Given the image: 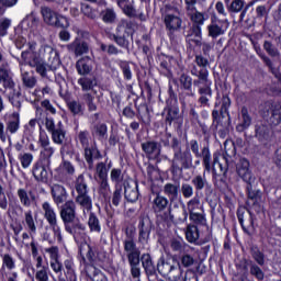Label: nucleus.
<instances>
[{
    "label": "nucleus",
    "instance_id": "nucleus-23",
    "mask_svg": "<svg viewBox=\"0 0 281 281\" xmlns=\"http://www.w3.org/2000/svg\"><path fill=\"white\" fill-rule=\"evenodd\" d=\"M0 85L3 89H14L16 88V82H14V72L10 68V64H0Z\"/></svg>",
    "mask_w": 281,
    "mask_h": 281
},
{
    "label": "nucleus",
    "instance_id": "nucleus-33",
    "mask_svg": "<svg viewBox=\"0 0 281 281\" xmlns=\"http://www.w3.org/2000/svg\"><path fill=\"white\" fill-rule=\"evenodd\" d=\"M18 198L20 199V203L23 207H32V203H36L38 195L32 190L27 192L25 189H19Z\"/></svg>",
    "mask_w": 281,
    "mask_h": 281
},
{
    "label": "nucleus",
    "instance_id": "nucleus-11",
    "mask_svg": "<svg viewBox=\"0 0 281 281\" xmlns=\"http://www.w3.org/2000/svg\"><path fill=\"white\" fill-rule=\"evenodd\" d=\"M138 243L139 245H148L150 240V234L155 229V223L148 215H140L138 218Z\"/></svg>",
    "mask_w": 281,
    "mask_h": 281
},
{
    "label": "nucleus",
    "instance_id": "nucleus-48",
    "mask_svg": "<svg viewBox=\"0 0 281 281\" xmlns=\"http://www.w3.org/2000/svg\"><path fill=\"white\" fill-rule=\"evenodd\" d=\"M186 238L188 243H195L199 245V243H201V234L199 233V227L194 224H190L187 227Z\"/></svg>",
    "mask_w": 281,
    "mask_h": 281
},
{
    "label": "nucleus",
    "instance_id": "nucleus-47",
    "mask_svg": "<svg viewBox=\"0 0 281 281\" xmlns=\"http://www.w3.org/2000/svg\"><path fill=\"white\" fill-rule=\"evenodd\" d=\"M82 91H93L94 87H98V78L95 76L81 77L78 79Z\"/></svg>",
    "mask_w": 281,
    "mask_h": 281
},
{
    "label": "nucleus",
    "instance_id": "nucleus-39",
    "mask_svg": "<svg viewBox=\"0 0 281 281\" xmlns=\"http://www.w3.org/2000/svg\"><path fill=\"white\" fill-rule=\"evenodd\" d=\"M165 111H167L165 116V125L167 128L168 126H172V124H177V122H179V106L168 105Z\"/></svg>",
    "mask_w": 281,
    "mask_h": 281
},
{
    "label": "nucleus",
    "instance_id": "nucleus-59",
    "mask_svg": "<svg viewBox=\"0 0 281 281\" xmlns=\"http://www.w3.org/2000/svg\"><path fill=\"white\" fill-rule=\"evenodd\" d=\"M269 122L272 126H278L281 124V104L277 103L274 104L272 109V114L269 117Z\"/></svg>",
    "mask_w": 281,
    "mask_h": 281
},
{
    "label": "nucleus",
    "instance_id": "nucleus-20",
    "mask_svg": "<svg viewBox=\"0 0 281 281\" xmlns=\"http://www.w3.org/2000/svg\"><path fill=\"white\" fill-rule=\"evenodd\" d=\"M194 63L201 69H199L196 66H193L191 68V76H195V78H200V80L207 82V78L210 76L207 66L210 65V60H207V58L203 57V55H195Z\"/></svg>",
    "mask_w": 281,
    "mask_h": 281
},
{
    "label": "nucleus",
    "instance_id": "nucleus-2",
    "mask_svg": "<svg viewBox=\"0 0 281 281\" xmlns=\"http://www.w3.org/2000/svg\"><path fill=\"white\" fill-rule=\"evenodd\" d=\"M26 47L27 48L21 53V56L38 58V60L50 64L52 71H56L58 67H60V55H58V50L50 45L43 44L38 50H36L38 43L30 41L27 42Z\"/></svg>",
    "mask_w": 281,
    "mask_h": 281
},
{
    "label": "nucleus",
    "instance_id": "nucleus-50",
    "mask_svg": "<svg viewBox=\"0 0 281 281\" xmlns=\"http://www.w3.org/2000/svg\"><path fill=\"white\" fill-rule=\"evenodd\" d=\"M41 14L43 16L44 22H46L47 25H54V23H56V16H58V13L52 10V8L41 7Z\"/></svg>",
    "mask_w": 281,
    "mask_h": 281
},
{
    "label": "nucleus",
    "instance_id": "nucleus-24",
    "mask_svg": "<svg viewBox=\"0 0 281 281\" xmlns=\"http://www.w3.org/2000/svg\"><path fill=\"white\" fill-rule=\"evenodd\" d=\"M237 218L241 225L243 232L247 234V236H251V234L256 232V226H254V214H251V212H249L248 215H245L244 210H237Z\"/></svg>",
    "mask_w": 281,
    "mask_h": 281
},
{
    "label": "nucleus",
    "instance_id": "nucleus-30",
    "mask_svg": "<svg viewBox=\"0 0 281 281\" xmlns=\"http://www.w3.org/2000/svg\"><path fill=\"white\" fill-rule=\"evenodd\" d=\"M124 199L128 203H137L139 199V186L137 182H125L124 183Z\"/></svg>",
    "mask_w": 281,
    "mask_h": 281
},
{
    "label": "nucleus",
    "instance_id": "nucleus-12",
    "mask_svg": "<svg viewBox=\"0 0 281 281\" xmlns=\"http://www.w3.org/2000/svg\"><path fill=\"white\" fill-rule=\"evenodd\" d=\"M59 215L65 229L80 221L76 214V202H74V200H68L60 206Z\"/></svg>",
    "mask_w": 281,
    "mask_h": 281
},
{
    "label": "nucleus",
    "instance_id": "nucleus-42",
    "mask_svg": "<svg viewBox=\"0 0 281 281\" xmlns=\"http://www.w3.org/2000/svg\"><path fill=\"white\" fill-rule=\"evenodd\" d=\"M179 82H180V89H183V91H187L186 95H188L189 98H194L195 93L192 90V77L183 72L179 77Z\"/></svg>",
    "mask_w": 281,
    "mask_h": 281
},
{
    "label": "nucleus",
    "instance_id": "nucleus-38",
    "mask_svg": "<svg viewBox=\"0 0 281 281\" xmlns=\"http://www.w3.org/2000/svg\"><path fill=\"white\" fill-rule=\"evenodd\" d=\"M119 8L122 10L125 16L128 19H137V9H135V2L131 0H119Z\"/></svg>",
    "mask_w": 281,
    "mask_h": 281
},
{
    "label": "nucleus",
    "instance_id": "nucleus-40",
    "mask_svg": "<svg viewBox=\"0 0 281 281\" xmlns=\"http://www.w3.org/2000/svg\"><path fill=\"white\" fill-rule=\"evenodd\" d=\"M240 115H241V121L240 123L236 126L237 133H245L249 126H251V115H249V110L247 106H243L240 110Z\"/></svg>",
    "mask_w": 281,
    "mask_h": 281
},
{
    "label": "nucleus",
    "instance_id": "nucleus-49",
    "mask_svg": "<svg viewBox=\"0 0 281 281\" xmlns=\"http://www.w3.org/2000/svg\"><path fill=\"white\" fill-rule=\"evenodd\" d=\"M88 217V227L89 231L93 234H100L102 232V225L100 224V218L98 215L91 211H89Z\"/></svg>",
    "mask_w": 281,
    "mask_h": 281
},
{
    "label": "nucleus",
    "instance_id": "nucleus-16",
    "mask_svg": "<svg viewBox=\"0 0 281 281\" xmlns=\"http://www.w3.org/2000/svg\"><path fill=\"white\" fill-rule=\"evenodd\" d=\"M273 136V130L271 125L267 123V121H259L255 124V137L263 146H267L269 142H271V137Z\"/></svg>",
    "mask_w": 281,
    "mask_h": 281
},
{
    "label": "nucleus",
    "instance_id": "nucleus-35",
    "mask_svg": "<svg viewBox=\"0 0 281 281\" xmlns=\"http://www.w3.org/2000/svg\"><path fill=\"white\" fill-rule=\"evenodd\" d=\"M20 74L23 89H34V87H36V85L38 83L36 76L25 70L23 66H20Z\"/></svg>",
    "mask_w": 281,
    "mask_h": 281
},
{
    "label": "nucleus",
    "instance_id": "nucleus-37",
    "mask_svg": "<svg viewBox=\"0 0 281 281\" xmlns=\"http://www.w3.org/2000/svg\"><path fill=\"white\" fill-rule=\"evenodd\" d=\"M125 234L127 236L126 239L123 241L124 251L126 255L128 254H135L136 251H139L137 248V243H135V231L131 229L128 232V228H126Z\"/></svg>",
    "mask_w": 281,
    "mask_h": 281
},
{
    "label": "nucleus",
    "instance_id": "nucleus-63",
    "mask_svg": "<svg viewBox=\"0 0 281 281\" xmlns=\"http://www.w3.org/2000/svg\"><path fill=\"white\" fill-rule=\"evenodd\" d=\"M2 258V269H8L9 271H12V269L16 268V261L14 260V257L10 254H3L1 255Z\"/></svg>",
    "mask_w": 281,
    "mask_h": 281
},
{
    "label": "nucleus",
    "instance_id": "nucleus-5",
    "mask_svg": "<svg viewBox=\"0 0 281 281\" xmlns=\"http://www.w3.org/2000/svg\"><path fill=\"white\" fill-rule=\"evenodd\" d=\"M44 125L46 131L50 133L54 144L61 146L60 154L67 155V157L70 158L74 157V155H76V148H74V145L70 142H65V139H67V131L65 130L63 122L59 121L56 124L53 117L46 116Z\"/></svg>",
    "mask_w": 281,
    "mask_h": 281
},
{
    "label": "nucleus",
    "instance_id": "nucleus-3",
    "mask_svg": "<svg viewBox=\"0 0 281 281\" xmlns=\"http://www.w3.org/2000/svg\"><path fill=\"white\" fill-rule=\"evenodd\" d=\"M137 30V22L131 19H122L116 25L115 32L110 33L108 37L120 47L131 54V45H133V36Z\"/></svg>",
    "mask_w": 281,
    "mask_h": 281
},
{
    "label": "nucleus",
    "instance_id": "nucleus-19",
    "mask_svg": "<svg viewBox=\"0 0 281 281\" xmlns=\"http://www.w3.org/2000/svg\"><path fill=\"white\" fill-rule=\"evenodd\" d=\"M145 157L149 161H159L161 157V144L157 140H145L140 144Z\"/></svg>",
    "mask_w": 281,
    "mask_h": 281
},
{
    "label": "nucleus",
    "instance_id": "nucleus-4",
    "mask_svg": "<svg viewBox=\"0 0 281 281\" xmlns=\"http://www.w3.org/2000/svg\"><path fill=\"white\" fill-rule=\"evenodd\" d=\"M171 149L173 150V157L170 160L172 175H181L183 170L194 168L192 151H190L189 147L183 150L181 140L177 136L171 138Z\"/></svg>",
    "mask_w": 281,
    "mask_h": 281
},
{
    "label": "nucleus",
    "instance_id": "nucleus-54",
    "mask_svg": "<svg viewBox=\"0 0 281 281\" xmlns=\"http://www.w3.org/2000/svg\"><path fill=\"white\" fill-rule=\"evenodd\" d=\"M191 183L196 192H201L207 186V178H205V173L203 176L198 175L192 178Z\"/></svg>",
    "mask_w": 281,
    "mask_h": 281
},
{
    "label": "nucleus",
    "instance_id": "nucleus-41",
    "mask_svg": "<svg viewBox=\"0 0 281 281\" xmlns=\"http://www.w3.org/2000/svg\"><path fill=\"white\" fill-rule=\"evenodd\" d=\"M76 69L79 76H89L90 71H93L91 65V57H82L76 63Z\"/></svg>",
    "mask_w": 281,
    "mask_h": 281
},
{
    "label": "nucleus",
    "instance_id": "nucleus-64",
    "mask_svg": "<svg viewBox=\"0 0 281 281\" xmlns=\"http://www.w3.org/2000/svg\"><path fill=\"white\" fill-rule=\"evenodd\" d=\"M81 12L91 21H95V19H98V10L91 8L88 3H81Z\"/></svg>",
    "mask_w": 281,
    "mask_h": 281
},
{
    "label": "nucleus",
    "instance_id": "nucleus-58",
    "mask_svg": "<svg viewBox=\"0 0 281 281\" xmlns=\"http://www.w3.org/2000/svg\"><path fill=\"white\" fill-rule=\"evenodd\" d=\"M100 49L101 52H104L108 56H119V54H124V52L122 50V48H119L117 46H115V44H101L100 45Z\"/></svg>",
    "mask_w": 281,
    "mask_h": 281
},
{
    "label": "nucleus",
    "instance_id": "nucleus-61",
    "mask_svg": "<svg viewBox=\"0 0 281 281\" xmlns=\"http://www.w3.org/2000/svg\"><path fill=\"white\" fill-rule=\"evenodd\" d=\"M92 133L98 136V139H106L109 137V127L104 123H99L94 125Z\"/></svg>",
    "mask_w": 281,
    "mask_h": 281
},
{
    "label": "nucleus",
    "instance_id": "nucleus-45",
    "mask_svg": "<svg viewBox=\"0 0 281 281\" xmlns=\"http://www.w3.org/2000/svg\"><path fill=\"white\" fill-rule=\"evenodd\" d=\"M11 93H9L8 100L10 104H12L13 109L16 110L15 113H19L21 111V106L23 104V97L21 93V90H16V88L11 89Z\"/></svg>",
    "mask_w": 281,
    "mask_h": 281
},
{
    "label": "nucleus",
    "instance_id": "nucleus-62",
    "mask_svg": "<svg viewBox=\"0 0 281 281\" xmlns=\"http://www.w3.org/2000/svg\"><path fill=\"white\" fill-rule=\"evenodd\" d=\"M263 49L268 54V56H271V58H278L280 56V50L271 41L266 40L263 42Z\"/></svg>",
    "mask_w": 281,
    "mask_h": 281
},
{
    "label": "nucleus",
    "instance_id": "nucleus-17",
    "mask_svg": "<svg viewBox=\"0 0 281 281\" xmlns=\"http://www.w3.org/2000/svg\"><path fill=\"white\" fill-rule=\"evenodd\" d=\"M164 194L169 200V203L173 204V210H179V199H181V183L179 181L167 182L162 188Z\"/></svg>",
    "mask_w": 281,
    "mask_h": 281
},
{
    "label": "nucleus",
    "instance_id": "nucleus-53",
    "mask_svg": "<svg viewBox=\"0 0 281 281\" xmlns=\"http://www.w3.org/2000/svg\"><path fill=\"white\" fill-rule=\"evenodd\" d=\"M66 104L72 115H85V106L79 101L70 100Z\"/></svg>",
    "mask_w": 281,
    "mask_h": 281
},
{
    "label": "nucleus",
    "instance_id": "nucleus-25",
    "mask_svg": "<svg viewBox=\"0 0 281 281\" xmlns=\"http://www.w3.org/2000/svg\"><path fill=\"white\" fill-rule=\"evenodd\" d=\"M50 195L55 205H63L69 199V193H67L65 186L58 183L50 184Z\"/></svg>",
    "mask_w": 281,
    "mask_h": 281
},
{
    "label": "nucleus",
    "instance_id": "nucleus-36",
    "mask_svg": "<svg viewBox=\"0 0 281 281\" xmlns=\"http://www.w3.org/2000/svg\"><path fill=\"white\" fill-rule=\"evenodd\" d=\"M42 210L44 212V218L47 221L49 227L53 225H58V215L49 202H44L42 204Z\"/></svg>",
    "mask_w": 281,
    "mask_h": 281
},
{
    "label": "nucleus",
    "instance_id": "nucleus-55",
    "mask_svg": "<svg viewBox=\"0 0 281 281\" xmlns=\"http://www.w3.org/2000/svg\"><path fill=\"white\" fill-rule=\"evenodd\" d=\"M175 204H169L167 211H164L160 215L161 221L166 223V225H172L175 223Z\"/></svg>",
    "mask_w": 281,
    "mask_h": 281
},
{
    "label": "nucleus",
    "instance_id": "nucleus-7",
    "mask_svg": "<svg viewBox=\"0 0 281 281\" xmlns=\"http://www.w3.org/2000/svg\"><path fill=\"white\" fill-rule=\"evenodd\" d=\"M75 190L77 196L75 198V203L81 207L83 214L91 212L93 210V200L89 195V186L87 184V179L85 175H79L75 181Z\"/></svg>",
    "mask_w": 281,
    "mask_h": 281
},
{
    "label": "nucleus",
    "instance_id": "nucleus-43",
    "mask_svg": "<svg viewBox=\"0 0 281 281\" xmlns=\"http://www.w3.org/2000/svg\"><path fill=\"white\" fill-rule=\"evenodd\" d=\"M210 80L203 81L201 77H198V79L193 80V86L198 88L199 95H207L209 98H212V88L210 87Z\"/></svg>",
    "mask_w": 281,
    "mask_h": 281
},
{
    "label": "nucleus",
    "instance_id": "nucleus-51",
    "mask_svg": "<svg viewBox=\"0 0 281 281\" xmlns=\"http://www.w3.org/2000/svg\"><path fill=\"white\" fill-rule=\"evenodd\" d=\"M251 258L259 265V267H265V252L260 250V247L257 245L250 246Z\"/></svg>",
    "mask_w": 281,
    "mask_h": 281
},
{
    "label": "nucleus",
    "instance_id": "nucleus-32",
    "mask_svg": "<svg viewBox=\"0 0 281 281\" xmlns=\"http://www.w3.org/2000/svg\"><path fill=\"white\" fill-rule=\"evenodd\" d=\"M5 127L9 136L19 133L21 128V115L19 112H13L5 119Z\"/></svg>",
    "mask_w": 281,
    "mask_h": 281
},
{
    "label": "nucleus",
    "instance_id": "nucleus-31",
    "mask_svg": "<svg viewBox=\"0 0 281 281\" xmlns=\"http://www.w3.org/2000/svg\"><path fill=\"white\" fill-rule=\"evenodd\" d=\"M158 71L166 78H172V57L161 54L158 56Z\"/></svg>",
    "mask_w": 281,
    "mask_h": 281
},
{
    "label": "nucleus",
    "instance_id": "nucleus-14",
    "mask_svg": "<svg viewBox=\"0 0 281 281\" xmlns=\"http://www.w3.org/2000/svg\"><path fill=\"white\" fill-rule=\"evenodd\" d=\"M226 10L231 16L234 14H239V21L243 23L245 21V16H247V11L249 8H254V5H249V2L246 4L245 0H224Z\"/></svg>",
    "mask_w": 281,
    "mask_h": 281
},
{
    "label": "nucleus",
    "instance_id": "nucleus-8",
    "mask_svg": "<svg viewBox=\"0 0 281 281\" xmlns=\"http://www.w3.org/2000/svg\"><path fill=\"white\" fill-rule=\"evenodd\" d=\"M19 66L24 67L29 66L32 69H35L36 74L41 76V78L49 79V71H52V64L48 61L40 60L38 57H27V55H21V60H19Z\"/></svg>",
    "mask_w": 281,
    "mask_h": 281
},
{
    "label": "nucleus",
    "instance_id": "nucleus-1",
    "mask_svg": "<svg viewBox=\"0 0 281 281\" xmlns=\"http://www.w3.org/2000/svg\"><path fill=\"white\" fill-rule=\"evenodd\" d=\"M140 262L146 276H155L158 271L162 278L169 281H179L183 276V269H181V263L177 259H166V257L161 256L157 261V266H155L150 254L145 252L140 256Z\"/></svg>",
    "mask_w": 281,
    "mask_h": 281
},
{
    "label": "nucleus",
    "instance_id": "nucleus-60",
    "mask_svg": "<svg viewBox=\"0 0 281 281\" xmlns=\"http://www.w3.org/2000/svg\"><path fill=\"white\" fill-rule=\"evenodd\" d=\"M187 210L189 214H196L203 212V206H201V200L199 198H193L187 203Z\"/></svg>",
    "mask_w": 281,
    "mask_h": 281
},
{
    "label": "nucleus",
    "instance_id": "nucleus-57",
    "mask_svg": "<svg viewBox=\"0 0 281 281\" xmlns=\"http://www.w3.org/2000/svg\"><path fill=\"white\" fill-rule=\"evenodd\" d=\"M87 247L88 251L86 254V258L87 260H89L90 262H93L95 260V254L98 251V248H95V246H91V245H87V244H81V246L79 247V254L82 257V260H85V255L82 254V248Z\"/></svg>",
    "mask_w": 281,
    "mask_h": 281
},
{
    "label": "nucleus",
    "instance_id": "nucleus-46",
    "mask_svg": "<svg viewBox=\"0 0 281 281\" xmlns=\"http://www.w3.org/2000/svg\"><path fill=\"white\" fill-rule=\"evenodd\" d=\"M187 15L192 21V25H198L199 27H201V25L207 21V13L199 12L196 9L187 11Z\"/></svg>",
    "mask_w": 281,
    "mask_h": 281
},
{
    "label": "nucleus",
    "instance_id": "nucleus-15",
    "mask_svg": "<svg viewBox=\"0 0 281 281\" xmlns=\"http://www.w3.org/2000/svg\"><path fill=\"white\" fill-rule=\"evenodd\" d=\"M210 131H212L214 135H218L221 139H225V137L229 135V119L228 123H223L221 120V113L218 110L214 109L212 111V124L210 126Z\"/></svg>",
    "mask_w": 281,
    "mask_h": 281
},
{
    "label": "nucleus",
    "instance_id": "nucleus-29",
    "mask_svg": "<svg viewBox=\"0 0 281 281\" xmlns=\"http://www.w3.org/2000/svg\"><path fill=\"white\" fill-rule=\"evenodd\" d=\"M68 52L75 54V56H83V54H89V43L85 42L82 38H75V41L66 45Z\"/></svg>",
    "mask_w": 281,
    "mask_h": 281
},
{
    "label": "nucleus",
    "instance_id": "nucleus-10",
    "mask_svg": "<svg viewBox=\"0 0 281 281\" xmlns=\"http://www.w3.org/2000/svg\"><path fill=\"white\" fill-rule=\"evenodd\" d=\"M189 150L194 155L196 159H203L204 170L210 172L212 170V154L210 153V147L204 146L201 150V145H199V140L191 139L189 142Z\"/></svg>",
    "mask_w": 281,
    "mask_h": 281
},
{
    "label": "nucleus",
    "instance_id": "nucleus-22",
    "mask_svg": "<svg viewBox=\"0 0 281 281\" xmlns=\"http://www.w3.org/2000/svg\"><path fill=\"white\" fill-rule=\"evenodd\" d=\"M236 172L245 183H256V176L251 172L249 160L240 158L236 164Z\"/></svg>",
    "mask_w": 281,
    "mask_h": 281
},
{
    "label": "nucleus",
    "instance_id": "nucleus-56",
    "mask_svg": "<svg viewBox=\"0 0 281 281\" xmlns=\"http://www.w3.org/2000/svg\"><path fill=\"white\" fill-rule=\"evenodd\" d=\"M124 194V190L122 184H115L114 191L112 193V205L113 207H120V203H122V196Z\"/></svg>",
    "mask_w": 281,
    "mask_h": 281
},
{
    "label": "nucleus",
    "instance_id": "nucleus-34",
    "mask_svg": "<svg viewBox=\"0 0 281 281\" xmlns=\"http://www.w3.org/2000/svg\"><path fill=\"white\" fill-rule=\"evenodd\" d=\"M33 177L35 181L41 183H49V173L47 172V168L43 165L42 161H37L32 169Z\"/></svg>",
    "mask_w": 281,
    "mask_h": 281
},
{
    "label": "nucleus",
    "instance_id": "nucleus-21",
    "mask_svg": "<svg viewBox=\"0 0 281 281\" xmlns=\"http://www.w3.org/2000/svg\"><path fill=\"white\" fill-rule=\"evenodd\" d=\"M246 191L248 194V205L257 213L262 212V191L254 189V183H247Z\"/></svg>",
    "mask_w": 281,
    "mask_h": 281
},
{
    "label": "nucleus",
    "instance_id": "nucleus-44",
    "mask_svg": "<svg viewBox=\"0 0 281 281\" xmlns=\"http://www.w3.org/2000/svg\"><path fill=\"white\" fill-rule=\"evenodd\" d=\"M86 276H88L92 281H109L106 274L103 273L100 269L95 268L93 265L86 267Z\"/></svg>",
    "mask_w": 281,
    "mask_h": 281
},
{
    "label": "nucleus",
    "instance_id": "nucleus-28",
    "mask_svg": "<svg viewBox=\"0 0 281 281\" xmlns=\"http://www.w3.org/2000/svg\"><path fill=\"white\" fill-rule=\"evenodd\" d=\"M151 192L156 194L151 205L155 214H159L170 206V200L155 191V184H151Z\"/></svg>",
    "mask_w": 281,
    "mask_h": 281
},
{
    "label": "nucleus",
    "instance_id": "nucleus-6",
    "mask_svg": "<svg viewBox=\"0 0 281 281\" xmlns=\"http://www.w3.org/2000/svg\"><path fill=\"white\" fill-rule=\"evenodd\" d=\"M89 139H91L89 131L85 130L78 132L76 142H79V144L83 148V157L88 165V170H93V161L94 159H102V153L100 151V149H98V146L95 144L90 145Z\"/></svg>",
    "mask_w": 281,
    "mask_h": 281
},
{
    "label": "nucleus",
    "instance_id": "nucleus-52",
    "mask_svg": "<svg viewBox=\"0 0 281 281\" xmlns=\"http://www.w3.org/2000/svg\"><path fill=\"white\" fill-rule=\"evenodd\" d=\"M117 66L120 67L124 80H133V70L131 69V61L127 60H117Z\"/></svg>",
    "mask_w": 281,
    "mask_h": 281
},
{
    "label": "nucleus",
    "instance_id": "nucleus-9",
    "mask_svg": "<svg viewBox=\"0 0 281 281\" xmlns=\"http://www.w3.org/2000/svg\"><path fill=\"white\" fill-rule=\"evenodd\" d=\"M162 19L170 41H177V32H181L183 20L170 12V7H166Z\"/></svg>",
    "mask_w": 281,
    "mask_h": 281
},
{
    "label": "nucleus",
    "instance_id": "nucleus-13",
    "mask_svg": "<svg viewBox=\"0 0 281 281\" xmlns=\"http://www.w3.org/2000/svg\"><path fill=\"white\" fill-rule=\"evenodd\" d=\"M31 251L33 258H36V272L35 280L37 281H49V267L43 266V257L38 256V248L36 241H31Z\"/></svg>",
    "mask_w": 281,
    "mask_h": 281
},
{
    "label": "nucleus",
    "instance_id": "nucleus-18",
    "mask_svg": "<svg viewBox=\"0 0 281 281\" xmlns=\"http://www.w3.org/2000/svg\"><path fill=\"white\" fill-rule=\"evenodd\" d=\"M227 30H229V20H221L217 16L211 18V23L207 26L209 36H211V38L223 36Z\"/></svg>",
    "mask_w": 281,
    "mask_h": 281
},
{
    "label": "nucleus",
    "instance_id": "nucleus-26",
    "mask_svg": "<svg viewBox=\"0 0 281 281\" xmlns=\"http://www.w3.org/2000/svg\"><path fill=\"white\" fill-rule=\"evenodd\" d=\"M65 231L75 238L76 243H82L87 238V226L80 221L77 223L67 226Z\"/></svg>",
    "mask_w": 281,
    "mask_h": 281
},
{
    "label": "nucleus",
    "instance_id": "nucleus-27",
    "mask_svg": "<svg viewBox=\"0 0 281 281\" xmlns=\"http://www.w3.org/2000/svg\"><path fill=\"white\" fill-rule=\"evenodd\" d=\"M202 40L201 26L199 24L191 25L186 35V42L189 47H201Z\"/></svg>",
    "mask_w": 281,
    "mask_h": 281
}]
</instances>
